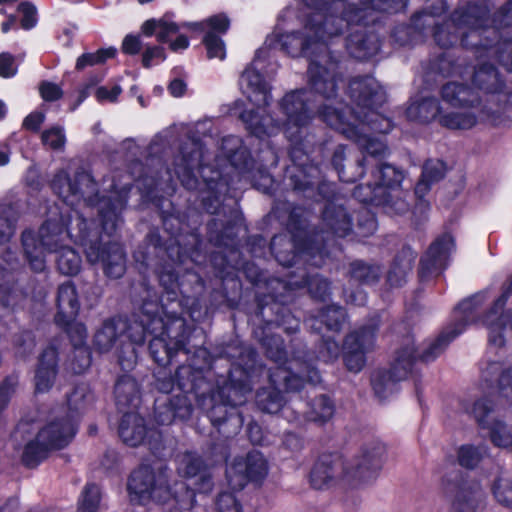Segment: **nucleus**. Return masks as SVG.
Here are the masks:
<instances>
[{
	"instance_id": "obj_44",
	"label": "nucleus",
	"mask_w": 512,
	"mask_h": 512,
	"mask_svg": "<svg viewBox=\"0 0 512 512\" xmlns=\"http://www.w3.org/2000/svg\"><path fill=\"white\" fill-rule=\"evenodd\" d=\"M116 53L115 48L100 49L95 53H86L81 55L76 62V68L82 70L87 66L103 63L108 58L114 57Z\"/></svg>"
},
{
	"instance_id": "obj_41",
	"label": "nucleus",
	"mask_w": 512,
	"mask_h": 512,
	"mask_svg": "<svg viewBox=\"0 0 512 512\" xmlns=\"http://www.w3.org/2000/svg\"><path fill=\"white\" fill-rule=\"evenodd\" d=\"M492 493L499 504L512 508V476H499L492 485Z\"/></svg>"
},
{
	"instance_id": "obj_56",
	"label": "nucleus",
	"mask_w": 512,
	"mask_h": 512,
	"mask_svg": "<svg viewBox=\"0 0 512 512\" xmlns=\"http://www.w3.org/2000/svg\"><path fill=\"white\" fill-rule=\"evenodd\" d=\"M122 92L120 86L115 85L111 89L101 86L96 90V98L99 102H114Z\"/></svg>"
},
{
	"instance_id": "obj_5",
	"label": "nucleus",
	"mask_w": 512,
	"mask_h": 512,
	"mask_svg": "<svg viewBox=\"0 0 512 512\" xmlns=\"http://www.w3.org/2000/svg\"><path fill=\"white\" fill-rule=\"evenodd\" d=\"M177 470L189 483L176 482L172 490L166 469H159L156 473L147 466L138 468L128 481L130 500L139 504L149 501L167 503L173 500L181 509H191L196 492L208 493L212 490V474L201 458L192 453H185L179 458Z\"/></svg>"
},
{
	"instance_id": "obj_30",
	"label": "nucleus",
	"mask_w": 512,
	"mask_h": 512,
	"mask_svg": "<svg viewBox=\"0 0 512 512\" xmlns=\"http://www.w3.org/2000/svg\"><path fill=\"white\" fill-rule=\"evenodd\" d=\"M65 328L68 336L71 339L73 346L77 350V357L80 358L79 364H73L72 369L75 373H82L91 364V359L88 350L84 347L87 339V329L81 322H77L76 318L69 324H57Z\"/></svg>"
},
{
	"instance_id": "obj_16",
	"label": "nucleus",
	"mask_w": 512,
	"mask_h": 512,
	"mask_svg": "<svg viewBox=\"0 0 512 512\" xmlns=\"http://www.w3.org/2000/svg\"><path fill=\"white\" fill-rule=\"evenodd\" d=\"M512 294V275L504 284L501 295L495 299L491 307L482 313L484 304L479 309V323L488 330L489 345L503 347L509 336H512V310H503Z\"/></svg>"
},
{
	"instance_id": "obj_13",
	"label": "nucleus",
	"mask_w": 512,
	"mask_h": 512,
	"mask_svg": "<svg viewBox=\"0 0 512 512\" xmlns=\"http://www.w3.org/2000/svg\"><path fill=\"white\" fill-rule=\"evenodd\" d=\"M457 109V111L444 112L437 98L429 95H416L410 99L406 116L410 121L419 123H429L438 117V121L443 127L452 130H466L478 124L474 113Z\"/></svg>"
},
{
	"instance_id": "obj_17",
	"label": "nucleus",
	"mask_w": 512,
	"mask_h": 512,
	"mask_svg": "<svg viewBox=\"0 0 512 512\" xmlns=\"http://www.w3.org/2000/svg\"><path fill=\"white\" fill-rule=\"evenodd\" d=\"M378 324V317H373L367 325L361 326L346 336L343 344V360L350 372L358 373L364 368L366 353L375 346Z\"/></svg>"
},
{
	"instance_id": "obj_8",
	"label": "nucleus",
	"mask_w": 512,
	"mask_h": 512,
	"mask_svg": "<svg viewBox=\"0 0 512 512\" xmlns=\"http://www.w3.org/2000/svg\"><path fill=\"white\" fill-rule=\"evenodd\" d=\"M159 281L164 289L161 297V312L164 314V328L153 334L149 344L151 356L159 365H167L172 357L184 349L187 329L182 313L188 309L190 297L183 295L178 277L171 269L163 270Z\"/></svg>"
},
{
	"instance_id": "obj_14",
	"label": "nucleus",
	"mask_w": 512,
	"mask_h": 512,
	"mask_svg": "<svg viewBox=\"0 0 512 512\" xmlns=\"http://www.w3.org/2000/svg\"><path fill=\"white\" fill-rule=\"evenodd\" d=\"M416 359L414 341L407 338L404 345L396 351L391 369H380L372 374L371 384L375 395L384 400L395 393L397 383L406 379L413 371Z\"/></svg>"
},
{
	"instance_id": "obj_26",
	"label": "nucleus",
	"mask_w": 512,
	"mask_h": 512,
	"mask_svg": "<svg viewBox=\"0 0 512 512\" xmlns=\"http://www.w3.org/2000/svg\"><path fill=\"white\" fill-rule=\"evenodd\" d=\"M126 328V322L117 320H107L103 325L96 331L94 335V346L100 353L110 351L115 345L120 346L119 354L123 352L124 345V331Z\"/></svg>"
},
{
	"instance_id": "obj_47",
	"label": "nucleus",
	"mask_w": 512,
	"mask_h": 512,
	"mask_svg": "<svg viewBox=\"0 0 512 512\" xmlns=\"http://www.w3.org/2000/svg\"><path fill=\"white\" fill-rule=\"evenodd\" d=\"M377 229V222L374 214L369 210L363 209L357 224V235L360 237H368Z\"/></svg>"
},
{
	"instance_id": "obj_64",
	"label": "nucleus",
	"mask_w": 512,
	"mask_h": 512,
	"mask_svg": "<svg viewBox=\"0 0 512 512\" xmlns=\"http://www.w3.org/2000/svg\"><path fill=\"white\" fill-rule=\"evenodd\" d=\"M257 87H258V96L260 94L263 95V101L266 105L269 104V99L271 98L270 94H269V89H268V85L264 82H262L260 80V78L258 77V84H257Z\"/></svg>"
},
{
	"instance_id": "obj_55",
	"label": "nucleus",
	"mask_w": 512,
	"mask_h": 512,
	"mask_svg": "<svg viewBox=\"0 0 512 512\" xmlns=\"http://www.w3.org/2000/svg\"><path fill=\"white\" fill-rule=\"evenodd\" d=\"M40 94L46 101H55L62 96V90L57 84L44 82L40 86Z\"/></svg>"
},
{
	"instance_id": "obj_45",
	"label": "nucleus",
	"mask_w": 512,
	"mask_h": 512,
	"mask_svg": "<svg viewBox=\"0 0 512 512\" xmlns=\"http://www.w3.org/2000/svg\"><path fill=\"white\" fill-rule=\"evenodd\" d=\"M203 43L207 49L208 58H218L219 60L225 59L226 48L221 37L213 34L212 32H207L204 36Z\"/></svg>"
},
{
	"instance_id": "obj_32",
	"label": "nucleus",
	"mask_w": 512,
	"mask_h": 512,
	"mask_svg": "<svg viewBox=\"0 0 512 512\" xmlns=\"http://www.w3.org/2000/svg\"><path fill=\"white\" fill-rule=\"evenodd\" d=\"M119 436L127 445L142 444L147 436L144 419L135 412L124 413L119 425Z\"/></svg>"
},
{
	"instance_id": "obj_11",
	"label": "nucleus",
	"mask_w": 512,
	"mask_h": 512,
	"mask_svg": "<svg viewBox=\"0 0 512 512\" xmlns=\"http://www.w3.org/2000/svg\"><path fill=\"white\" fill-rule=\"evenodd\" d=\"M203 156L202 144L199 139H191L183 147L180 154L174 161V173L181 181L182 185L193 190L198 188L199 181L194 174L196 168H201V177L206 189L213 194L215 202L218 204V194L225 186L219 171L212 170L208 166H201L200 162Z\"/></svg>"
},
{
	"instance_id": "obj_46",
	"label": "nucleus",
	"mask_w": 512,
	"mask_h": 512,
	"mask_svg": "<svg viewBox=\"0 0 512 512\" xmlns=\"http://www.w3.org/2000/svg\"><path fill=\"white\" fill-rule=\"evenodd\" d=\"M262 345L266 348L267 356L276 363L281 364L286 360L287 352L280 337L272 336L269 339L266 338L263 340Z\"/></svg>"
},
{
	"instance_id": "obj_25",
	"label": "nucleus",
	"mask_w": 512,
	"mask_h": 512,
	"mask_svg": "<svg viewBox=\"0 0 512 512\" xmlns=\"http://www.w3.org/2000/svg\"><path fill=\"white\" fill-rule=\"evenodd\" d=\"M256 474V456L249 452L245 457H236L226 469L228 485L233 490H242Z\"/></svg>"
},
{
	"instance_id": "obj_60",
	"label": "nucleus",
	"mask_w": 512,
	"mask_h": 512,
	"mask_svg": "<svg viewBox=\"0 0 512 512\" xmlns=\"http://www.w3.org/2000/svg\"><path fill=\"white\" fill-rule=\"evenodd\" d=\"M141 42L139 37L128 35L122 43V50L127 54H136L140 50Z\"/></svg>"
},
{
	"instance_id": "obj_33",
	"label": "nucleus",
	"mask_w": 512,
	"mask_h": 512,
	"mask_svg": "<svg viewBox=\"0 0 512 512\" xmlns=\"http://www.w3.org/2000/svg\"><path fill=\"white\" fill-rule=\"evenodd\" d=\"M415 259L416 253L412 249L409 247L402 249L388 271L387 281L390 286L400 287L406 282L407 275L411 271Z\"/></svg>"
},
{
	"instance_id": "obj_12",
	"label": "nucleus",
	"mask_w": 512,
	"mask_h": 512,
	"mask_svg": "<svg viewBox=\"0 0 512 512\" xmlns=\"http://www.w3.org/2000/svg\"><path fill=\"white\" fill-rule=\"evenodd\" d=\"M164 319L165 316L161 312V303L145 300L141 307L139 321L126 323L124 339L127 338L130 342H124L123 352L118 355V362L123 370H131L136 364L137 353L133 345H142L146 333L153 335L157 333L158 329H163Z\"/></svg>"
},
{
	"instance_id": "obj_2",
	"label": "nucleus",
	"mask_w": 512,
	"mask_h": 512,
	"mask_svg": "<svg viewBox=\"0 0 512 512\" xmlns=\"http://www.w3.org/2000/svg\"><path fill=\"white\" fill-rule=\"evenodd\" d=\"M124 183H116L114 179L109 185L103 183L102 191L107 193L99 197L98 185L91 174L86 171L77 172L70 178L65 171H59L53 181L52 188L67 205L73 207L81 202L87 206H96L102 226V234L91 230L87 220L78 212L75 216L68 215L71 224L69 227L63 218L61 223L50 218L39 229L38 238L32 231L22 234V244L26 258L31 268L37 272L45 268L44 251L55 252L57 267L62 274L75 275L80 271L81 258L78 253L67 246L65 242L74 238L84 248L87 260L91 264L101 263L106 276L118 279L126 270V256L122 246L115 241H104V236L111 237L117 230L131 190L130 176Z\"/></svg>"
},
{
	"instance_id": "obj_21",
	"label": "nucleus",
	"mask_w": 512,
	"mask_h": 512,
	"mask_svg": "<svg viewBox=\"0 0 512 512\" xmlns=\"http://www.w3.org/2000/svg\"><path fill=\"white\" fill-rule=\"evenodd\" d=\"M182 24H177L174 22L170 16L165 15L160 19H149L145 21L142 25V32L146 36H151L156 34L158 41L160 42H168L173 36H176L174 41L170 43V49L174 52L185 50L189 46V40L186 36L179 34V31L183 28H187V26H183ZM188 29H190L188 27Z\"/></svg>"
},
{
	"instance_id": "obj_35",
	"label": "nucleus",
	"mask_w": 512,
	"mask_h": 512,
	"mask_svg": "<svg viewBox=\"0 0 512 512\" xmlns=\"http://www.w3.org/2000/svg\"><path fill=\"white\" fill-rule=\"evenodd\" d=\"M487 457L489 448L486 444H463L457 449V461L466 469L478 467Z\"/></svg>"
},
{
	"instance_id": "obj_54",
	"label": "nucleus",
	"mask_w": 512,
	"mask_h": 512,
	"mask_svg": "<svg viewBox=\"0 0 512 512\" xmlns=\"http://www.w3.org/2000/svg\"><path fill=\"white\" fill-rule=\"evenodd\" d=\"M16 74L14 58L8 53L0 54V76L4 78L12 77Z\"/></svg>"
},
{
	"instance_id": "obj_50",
	"label": "nucleus",
	"mask_w": 512,
	"mask_h": 512,
	"mask_svg": "<svg viewBox=\"0 0 512 512\" xmlns=\"http://www.w3.org/2000/svg\"><path fill=\"white\" fill-rule=\"evenodd\" d=\"M14 341L16 345V354L20 357H24L31 353L35 346L34 338L30 332H24L17 336Z\"/></svg>"
},
{
	"instance_id": "obj_6",
	"label": "nucleus",
	"mask_w": 512,
	"mask_h": 512,
	"mask_svg": "<svg viewBox=\"0 0 512 512\" xmlns=\"http://www.w3.org/2000/svg\"><path fill=\"white\" fill-rule=\"evenodd\" d=\"M302 211L294 209L289 217L288 229L292 233V241L287 245L293 248V251L286 252L278 249L285 237L282 235L274 236L270 247L276 260L283 266L292 267L298 264H310L314 267H320L325 263L328 252L325 246L335 237H346L352 232V220L346 209L342 205L334 202H328L322 214V224L324 229L307 236L304 232L305 220L301 219Z\"/></svg>"
},
{
	"instance_id": "obj_18",
	"label": "nucleus",
	"mask_w": 512,
	"mask_h": 512,
	"mask_svg": "<svg viewBox=\"0 0 512 512\" xmlns=\"http://www.w3.org/2000/svg\"><path fill=\"white\" fill-rule=\"evenodd\" d=\"M386 460V448L380 440H372L366 443L361 451L355 467H348L345 478L358 486L375 478Z\"/></svg>"
},
{
	"instance_id": "obj_19",
	"label": "nucleus",
	"mask_w": 512,
	"mask_h": 512,
	"mask_svg": "<svg viewBox=\"0 0 512 512\" xmlns=\"http://www.w3.org/2000/svg\"><path fill=\"white\" fill-rule=\"evenodd\" d=\"M239 89L246 98L247 103L239 99L235 105V113L245 124L247 130L253 135L256 132V115L254 97L256 96V67L251 61L243 70L239 78Z\"/></svg>"
},
{
	"instance_id": "obj_28",
	"label": "nucleus",
	"mask_w": 512,
	"mask_h": 512,
	"mask_svg": "<svg viewBox=\"0 0 512 512\" xmlns=\"http://www.w3.org/2000/svg\"><path fill=\"white\" fill-rule=\"evenodd\" d=\"M80 303L75 286L71 282L63 283L57 293L56 324H69L79 312Z\"/></svg>"
},
{
	"instance_id": "obj_9",
	"label": "nucleus",
	"mask_w": 512,
	"mask_h": 512,
	"mask_svg": "<svg viewBox=\"0 0 512 512\" xmlns=\"http://www.w3.org/2000/svg\"><path fill=\"white\" fill-rule=\"evenodd\" d=\"M295 366L298 369L297 372H293L291 367L279 366L270 373L273 389L258 391V409L270 414L281 411L286 418H289L293 411L285 405L283 391H298L304 386L305 381L313 385L320 382V374L312 365L296 362Z\"/></svg>"
},
{
	"instance_id": "obj_40",
	"label": "nucleus",
	"mask_w": 512,
	"mask_h": 512,
	"mask_svg": "<svg viewBox=\"0 0 512 512\" xmlns=\"http://www.w3.org/2000/svg\"><path fill=\"white\" fill-rule=\"evenodd\" d=\"M100 502V488L95 484H87L78 500V512H97Z\"/></svg>"
},
{
	"instance_id": "obj_48",
	"label": "nucleus",
	"mask_w": 512,
	"mask_h": 512,
	"mask_svg": "<svg viewBox=\"0 0 512 512\" xmlns=\"http://www.w3.org/2000/svg\"><path fill=\"white\" fill-rule=\"evenodd\" d=\"M215 512H243L236 497L227 492L220 493L215 502Z\"/></svg>"
},
{
	"instance_id": "obj_51",
	"label": "nucleus",
	"mask_w": 512,
	"mask_h": 512,
	"mask_svg": "<svg viewBox=\"0 0 512 512\" xmlns=\"http://www.w3.org/2000/svg\"><path fill=\"white\" fill-rule=\"evenodd\" d=\"M165 60L164 49L159 46H153L146 48L143 53L142 63L146 68L151 67L154 64H158Z\"/></svg>"
},
{
	"instance_id": "obj_34",
	"label": "nucleus",
	"mask_w": 512,
	"mask_h": 512,
	"mask_svg": "<svg viewBox=\"0 0 512 512\" xmlns=\"http://www.w3.org/2000/svg\"><path fill=\"white\" fill-rule=\"evenodd\" d=\"M116 404L120 410L126 407H136L139 402V388L130 375L121 376L115 385Z\"/></svg>"
},
{
	"instance_id": "obj_22",
	"label": "nucleus",
	"mask_w": 512,
	"mask_h": 512,
	"mask_svg": "<svg viewBox=\"0 0 512 512\" xmlns=\"http://www.w3.org/2000/svg\"><path fill=\"white\" fill-rule=\"evenodd\" d=\"M445 173L446 165L442 160L430 159L425 162L421 178L415 186L417 203L413 211L414 215L424 216L429 210V202L424 199V196L429 192L431 185L441 180Z\"/></svg>"
},
{
	"instance_id": "obj_42",
	"label": "nucleus",
	"mask_w": 512,
	"mask_h": 512,
	"mask_svg": "<svg viewBox=\"0 0 512 512\" xmlns=\"http://www.w3.org/2000/svg\"><path fill=\"white\" fill-rule=\"evenodd\" d=\"M482 502V492L479 489L461 490L454 505L461 512H475Z\"/></svg>"
},
{
	"instance_id": "obj_57",
	"label": "nucleus",
	"mask_w": 512,
	"mask_h": 512,
	"mask_svg": "<svg viewBox=\"0 0 512 512\" xmlns=\"http://www.w3.org/2000/svg\"><path fill=\"white\" fill-rule=\"evenodd\" d=\"M45 120L43 112H32L23 121V127L27 130L37 131Z\"/></svg>"
},
{
	"instance_id": "obj_37",
	"label": "nucleus",
	"mask_w": 512,
	"mask_h": 512,
	"mask_svg": "<svg viewBox=\"0 0 512 512\" xmlns=\"http://www.w3.org/2000/svg\"><path fill=\"white\" fill-rule=\"evenodd\" d=\"M335 411L334 403L326 395L315 397L309 404L305 412L308 421L324 424L329 421Z\"/></svg>"
},
{
	"instance_id": "obj_23",
	"label": "nucleus",
	"mask_w": 512,
	"mask_h": 512,
	"mask_svg": "<svg viewBox=\"0 0 512 512\" xmlns=\"http://www.w3.org/2000/svg\"><path fill=\"white\" fill-rule=\"evenodd\" d=\"M192 412V405L185 395L162 397L156 400L155 419L161 425H169L174 419H187Z\"/></svg>"
},
{
	"instance_id": "obj_10",
	"label": "nucleus",
	"mask_w": 512,
	"mask_h": 512,
	"mask_svg": "<svg viewBox=\"0 0 512 512\" xmlns=\"http://www.w3.org/2000/svg\"><path fill=\"white\" fill-rule=\"evenodd\" d=\"M489 298L490 289L487 288L461 301L453 311V323L423 349L420 359L424 362L435 360L468 326L479 323V309Z\"/></svg>"
},
{
	"instance_id": "obj_38",
	"label": "nucleus",
	"mask_w": 512,
	"mask_h": 512,
	"mask_svg": "<svg viewBox=\"0 0 512 512\" xmlns=\"http://www.w3.org/2000/svg\"><path fill=\"white\" fill-rule=\"evenodd\" d=\"M349 273L351 279L359 283L372 284L378 281L381 275V268L378 265L357 260L350 264Z\"/></svg>"
},
{
	"instance_id": "obj_52",
	"label": "nucleus",
	"mask_w": 512,
	"mask_h": 512,
	"mask_svg": "<svg viewBox=\"0 0 512 512\" xmlns=\"http://www.w3.org/2000/svg\"><path fill=\"white\" fill-rule=\"evenodd\" d=\"M17 387V379L14 377L7 378L0 385V412L7 406L11 396Z\"/></svg>"
},
{
	"instance_id": "obj_4",
	"label": "nucleus",
	"mask_w": 512,
	"mask_h": 512,
	"mask_svg": "<svg viewBox=\"0 0 512 512\" xmlns=\"http://www.w3.org/2000/svg\"><path fill=\"white\" fill-rule=\"evenodd\" d=\"M491 3L488 0L468 2L458 6L449 17L440 20L447 10L445 0H427L425 9L415 14L411 25L398 26L393 38L401 46L416 44L424 40L427 32L440 48L449 49L460 44L481 58L494 51L492 45L484 44L490 36H496L497 30L512 25V0H508L497 11L490 14Z\"/></svg>"
},
{
	"instance_id": "obj_3",
	"label": "nucleus",
	"mask_w": 512,
	"mask_h": 512,
	"mask_svg": "<svg viewBox=\"0 0 512 512\" xmlns=\"http://www.w3.org/2000/svg\"><path fill=\"white\" fill-rule=\"evenodd\" d=\"M484 44L492 45L494 51L481 58L471 71L463 58L443 53L433 64V70L443 77L469 76L473 88L463 82L450 81L441 89L442 100L453 108L474 113L478 123L507 127L512 123L508 107L510 94L499 71L486 60L497 59L507 70L512 71V25L497 30L496 36Z\"/></svg>"
},
{
	"instance_id": "obj_39",
	"label": "nucleus",
	"mask_w": 512,
	"mask_h": 512,
	"mask_svg": "<svg viewBox=\"0 0 512 512\" xmlns=\"http://www.w3.org/2000/svg\"><path fill=\"white\" fill-rule=\"evenodd\" d=\"M183 26L191 30L212 32L213 34H225L230 26V19L224 13L213 15L201 22H184Z\"/></svg>"
},
{
	"instance_id": "obj_24",
	"label": "nucleus",
	"mask_w": 512,
	"mask_h": 512,
	"mask_svg": "<svg viewBox=\"0 0 512 512\" xmlns=\"http://www.w3.org/2000/svg\"><path fill=\"white\" fill-rule=\"evenodd\" d=\"M192 412V405L185 395L162 397L156 400L155 419L161 425H169L174 419H187Z\"/></svg>"
},
{
	"instance_id": "obj_53",
	"label": "nucleus",
	"mask_w": 512,
	"mask_h": 512,
	"mask_svg": "<svg viewBox=\"0 0 512 512\" xmlns=\"http://www.w3.org/2000/svg\"><path fill=\"white\" fill-rule=\"evenodd\" d=\"M19 11L22 14V27L32 28L36 24V8L32 4L24 2L19 5Z\"/></svg>"
},
{
	"instance_id": "obj_31",
	"label": "nucleus",
	"mask_w": 512,
	"mask_h": 512,
	"mask_svg": "<svg viewBox=\"0 0 512 512\" xmlns=\"http://www.w3.org/2000/svg\"><path fill=\"white\" fill-rule=\"evenodd\" d=\"M383 191L376 182L372 184L368 181L355 187L353 197L359 202L379 207L387 214L397 215L395 204H392V200L387 198Z\"/></svg>"
},
{
	"instance_id": "obj_1",
	"label": "nucleus",
	"mask_w": 512,
	"mask_h": 512,
	"mask_svg": "<svg viewBox=\"0 0 512 512\" xmlns=\"http://www.w3.org/2000/svg\"><path fill=\"white\" fill-rule=\"evenodd\" d=\"M354 6V1L348 2L343 17L306 14L298 18L299 29H290L296 13L294 9L287 8L279 16L277 27L267 36L264 46L279 48L292 57H306L309 60V87L327 102L319 107L310 101V92L306 90L293 91L283 98L281 107L287 116L285 133L293 146L292 158L301 151L308 153L303 134L317 111L323 122L354 141L363 155L355 166L356 172L350 173L342 165L345 146H337L332 164L339 179L347 183L356 181L364 174L367 158L370 157L377 165L376 170L372 171L373 179L395 204L396 214L401 215L409 209V193L402 186L404 172L393 165L380 163L389 155V148L380 138L372 136V132L386 134L393 127L392 121L375 109L385 102V91L372 76L355 77L349 83V95L355 107L348 108L335 102L343 84V75L338 58L329 50L330 42L349 32L346 49L359 60L376 56L381 46L378 35L372 29L362 28V25L374 20L373 12L362 9L354 14Z\"/></svg>"
},
{
	"instance_id": "obj_62",
	"label": "nucleus",
	"mask_w": 512,
	"mask_h": 512,
	"mask_svg": "<svg viewBox=\"0 0 512 512\" xmlns=\"http://www.w3.org/2000/svg\"><path fill=\"white\" fill-rule=\"evenodd\" d=\"M168 89L172 96L181 97L185 93L186 84L184 83V81H182L180 79H174L169 84Z\"/></svg>"
},
{
	"instance_id": "obj_43",
	"label": "nucleus",
	"mask_w": 512,
	"mask_h": 512,
	"mask_svg": "<svg viewBox=\"0 0 512 512\" xmlns=\"http://www.w3.org/2000/svg\"><path fill=\"white\" fill-rule=\"evenodd\" d=\"M41 140L44 146L55 151H62L66 144V135L64 128L53 126L46 129L41 134Z\"/></svg>"
},
{
	"instance_id": "obj_27",
	"label": "nucleus",
	"mask_w": 512,
	"mask_h": 512,
	"mask_svg": "<svg viewBox=\"0 0 512 512\" xmlns=\"http://www.w3.org/2000/svg\"><path fill=\"white\" fill-rule=\"evenodd\" d=\"M346 468L347 467H343L339 461L330 464L324 460H319L311 470L310 484L314 489H326L335 485L342 477L344 481L353 486V484L345 478Z\"/></svg>"
},
{
	"instance_id": "obj_7",
	"label": "nucleus",
	"mask_w": 512,
	"mask_h": 512,
	"mask_svg": "<svg viewBox=\"0 0 512 512\" xmlns=\"http://www.w3.org/2000/svg\"><path fill=\"white\" fill-rule=\"evenodd\" d=\"M92 394L85 386L77 387L68 396V413H57L45 424L21 420L13 438L23 446L22 460L29 467L36 466L52 449H61L68 445L76 434L77 415L92 401Z\"/></svg>"
},
{
	"instance_id": "obj_63",
	"label": "nucleus",
	"mask_w": 512,
	"mask_h": 512,
	"mask_svg": "<svg viewBox=\"0 0 512 512\" xmlns=\"http://www.w3.org/2000/svg\"><path fill=\"white\" fill-rule=\"evenodd\" d=\"M257 473H258V481L260 479H263L266 477V475L268 474V463L267 461L262 458L260 456V454L258 453V470H257Z\"/></svg>"
},
{
	"instance_id": "obj_15",
	"label": "nucleus",
	"mask_w": 512,
	"mask_h": 512,
	"mask_svg": "<svg viewBox=\"0 0 512 512\" xmlns=\"http://www.w3.org/2000/svg\"><path fill=\"white\" fill-rule=\"evenodd\" d=\"M265 285L271 289L269 297L274 302L288 303L295 289L308 287L313 298L324 301L330 295V283L319 275H310L306 269L291 271L285 280L271 279Z\"/></svg>"
},
{
	"instance_id": "obj_61",
	"label": "nucleus",
	"mask_w": 512,
	"mask_h": 512,
	"mask_svg": "<svg viewBox=\"0 0 512 512\" xmlns=\"http://www.w3.org/2000/svg\"><path fill=\"white\" fill-rule=\"evenodd\" d=\"M345 297L347 302L357 306H362L367 301V295L363 290H356L355 292H351L350 294H347V292H345Z\"/></svg>"
},
{
	"instance_id": "obj_29",
	"label": "nucleus",
	"mask_w": 512,
	"mask_h": 512,
	"mask_svg": "<svg viewBox=\"0 0 512 512\" xmlns=\"http://www.w3.org/2000/svg\"><path fill=\"white\" fill-rule=\"evenodd\" d=\"M58 353L54 347H47L41 354L35 374L37 392H47L54 384L57 375Z\"/></svg>"
},
{
	"instance_id": "obj_59",
	"label": "nucleus",
	"mask_w": 512,
	"mask_h": 512,
	"mask_svg": "<svg viewBox=\"0 0 512 512\" xmlns=\"http://www.w3.org/2000/svg\"><path fill=\"white\" fill-rule=\"evenodd\" d=\"M13 233V223L6 217H0V245L7 243Z\"/></svg>"
},
{
	"instance_id": "obj_36",
	"label": "nucleus",
	"mask_w": 512,
	"mask_h": 512,
	"mask_svg": "<svg viewBox=\"0 0 512 512\" xmlns=\"http://www.w3.org/2000/svg\"><path fill=\"white\" fill-rule=\"evenodd\" d=\"M346 319L345 310L337 305H330L322 310L315 318L310 319V326L321 331L318 324H324L330 331H339Z\"/></svg>"
},
{
	"instance_id": "obj_58",
	"label": "nucleus",
	"mask_w": 512,
	"mask_h": 512,
	"mask_svg": "<svg viewBox=\"0 0 512 512\" xmlns=\"http://www.w3.org/2000/svg\"><path fill=\"white\" fill-rule=\"evenodd\" d=\"M275 321L278 325L283 326L288 333H295L299 329V320L284 312L281 316H277Z\"/></svg>"
},
{
	"instance_id": "obj_20",
	"label": "nucleus",
	"mask_w": 512,
	"mask_h": 512,
	"mask_svg": "<svg viewBox=\"0 0 512 512\" xmlns=\"http://www.w3.org/2000/svg\"><path fill=\"white\" fill-rule=\"evenodd\" d=\"M454 248V239L450 234H443L437 238L421 259L420 279L424 281L443 271L448 265L450 254Z\"/></svg>"
},
{
	"instance_id": "obj_49",
	"label": "nucleus",
	"mask_w": 512,
	"mask_h": 512,
	"mask_svg": "<svg viewBox=\"0 0 512 512\" xmlns=\"http://www.w3.org/2000/svg\"><path fill=\"white\" fill-rule=\"evenodd\" d=\"M339 355L340 346L338 343L329 337L325 338L319 352V358L324 362H332L337 359Z\"/></svg>"
}]
</instances>
